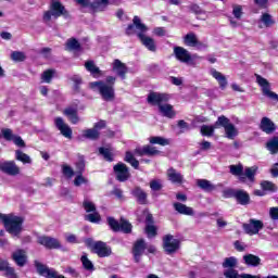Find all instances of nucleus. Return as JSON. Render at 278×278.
I'll return each instance as SVG.
<instances>
[{"label": "nucleus", "mask_w": 278, "mask_h": 278, "mask_svg": "<svg viewBox=\"0 0 278 278\" xmlns=\"http://www.w3.org/2000/svg\"><path fill=\"white\" fill-rule=\"evenodd\" d=\"M214 129H217L216 124H214V126L203 125V126H201L200 131H201L202 136L210 137V136H214Z\"/></svg>", "instance_id": "obj_48"}, {"label": "nucleus", "mask_w": 278, "mask_h": 278, "mask_svg": "<svg viewBox=\"0 0 278 278\" xmlns=\"http://www.w3.org/2000/svg\"><path fill=\"white\" fill-rule=\"evenodd\" d=\"M127 65H125V63H122L121 60L115 59L113 62V72L116 73V75H118V77H121L122 79H125L126 75H127Z\"/></svg>", "instance_id": "obj_21"}, {"label": "nucleus", "mask_w": 278, "mask_h": 278, "mask_svg": "<svg viewBox=\"0 0 278 278\" xmlns=\"http://www.w3.org/2000/svg\"><path fill=\"white\" fill-rule=\"evenodd\" d=\"M229 170L231 175H235V177H239V181H241V184L247 182V177H244V166L242 164L230 165Z\"/></svg>", "instance_id": "obj_23"}, {"label": "nucleus", "mask_w": 278, "mask_h": 278, "mask_svg": "<svg viewBox=\"0 0 278 278\" xmlns=\"http://www.w3.org/2000/svg\"><path fill=\"white\" fill-rule=\"evenodd\" d=\"M108 224L112 231H121V222L114 219V217H108Z\"/></svg>", "instance_id": "obj_51"}, {"label": "nucleus", "mask_w": 278, "mask_h": 278, "mask_svg": "<svg viewBox=\"0 0 278 278\" xmlns=\"http://www.w3.org/2000/svg\"><path fill=\"white\" fill-rule=\"evenodd\" d=\"M80 47L79 41H77L75 38L68 39L66 42V48L68 51H78Z\"/></svg>", "instance_id": "obj_45"}, {"label": "nucleus", "mask_w": 278, "mask_h": 278, "mask_svg": "<svg viewBox=\"0 0 278 278\" xmlns=\"http://www.w3.org/2000/svg\"><path fill=\"white\" fill-rule=\"evenodd\" d=\"M83 207L87 213L97 212V206L88 199L84 200Z\"/></svg>", "instance_id": "obj_56"}, {"label": "nucleus", "mask_w": 278, "mask_h": 278, "mask_svg": "<svg viewBox=\"0 0 278 278\" xmlns=\"http://www.w3.org/2000/svg\"><path fill=\"white\" fill-rule=\"evenodd\" d=\"M243 262L247 266H253L254 268L262 264V258L255 254L243 255Z\"/></svg>", "instance_id": "obj_31"}, {"label": "nucleus", "mask_w": 278, "mask_h": 278, "mask_svg": "<svg viewBox=\"0 0 278 278\" xmlns=\"http://www.w3.org/2000/svg\"><path fill=\"white\" fill-rule=\"evenodd\" d=\"M136 29L139 31L137 34H146L149 31V27L142 24V20H140L137 15L132 18V24L128 25L126 28L127 36H134L136 34Z\"/></svg>", "instance_id": "obj_10"}, {"label": "nucleus", "mask_w": 278, "mask_h": 278, "mask_svg": "<svg viewBox=\"0 0 278 278\" xmlns=\"http://www.w3.org/2000/svg\"><path fill=\"white\" fill-rule=\"evenodd\" d=\"M11 60H13V62H25V60H27V55H25V52L13 51L11 53Z\"/></svg>", "instance_id": "obj_43"}, {"label": "nucleus", "mask_w": 278, "mask_h": 278, "mask_svg": "<svg viewBox=\"0 0 278 278\" xmlns=\"http://www.w3.org/2000/svg\"><path fill=\"white\" fill-rule=\"evenodd\" d=\"M132 197H135V199H137V203H139L140 205H147V192H144V190H142V188L140 187H135L134 190L131 191Z\"/></svg>", "instance_id": "obj_26"}, {"label": "nucleus", "mask_w": 278, "mask_h": 278, "mask_svg": "<svg viewBox=\"0 0 278 278\" xmlns=\"http://www.w3.org/2000/svg\"><path fill=\"white\" fill-rule=\"evenodd\" d=\"M232 14L235 18H242V5L233 4L232 5Z\"/></svg>", "instance_id": "obj_62"}, {"label": "nucleus", "mask_w": 278, "mask_h": 278, "mask_svg": "<svg viewBox=\"0 0 278 278\" xmlns=\"http://www.w3.org/2000/svg\"><path fill=\"white\" fill-rule=\"evenodd\" d=\"M215 127L216 128L223 127L225 131V136L226 138H228V140H235L239 134L238 128L225 115H222L217 118V121L215 122Z\"/></svg>", "instance_id": "obj_5"}, {"label": "nucleus", "mask_w": 278, "mask_h": 278, "mask_svg": "<svg viewBox=\"0 0 278 278\" xmlns=\"http://www.w3.org/2000/svg\"><path fill=\"white\" fill-rule=\"evenodd\" d=\"M113 170L116 175L117 181H127L129 179V167L125 163H118L113 167Z\"/></svg>", "instance_id": "obj_15"}, {"label": "nucleus", "mask_w": 278, "mask_h": 278, "mask_svg": "<svg viewBox=\"0 0 278 278\" xmlns=\"http://www.w3.org/2000/svg\"><path fill=\"white\" fill-rule=\"evenodd\" d=\"M92 251L99 257H110V255H112V249L108 248V243L103 241L94 242L92 245Z\"/></svg>", "instance_id": "obj_16"}, {"label": "nucleus", "mask_w": 278, "mask_h": 278, "mask_svg": "<svg viewBox=\"0 0 278 278\" xmlns=\"http://www.w3.org/2000/svg\"><path fill=\"white\" fill-rule=\"evenodd\" d=\"M0 223H3L5 230L8 233H11V236H21V231H23V217L0 213Z\"/></svg>", "instance_id": "obj_3"}, {"label": "nucleus", "mask_w": 278, "mask_h": 278, "mask_svg": "<svg viewBox=\"0 0 278 278\" xmlns=\"http://www.w3.org/2000/svg\"><path fill=\"white\" fill-rule=\"evenodd\" d=\"M80 261L83 262V266L86 270H94V265L92 264V261L88 260V255L84 254Z\"/></svg>", "instance_id": "obj_55"}, {"label": "nucleus", "mask_w": 278, "mask_h": 278, "mask_svg": "<svg viewBox=\"0 0 278 278\" xmlns=\"http://www.w3.org/2000/svg\"><path fill=\"white\" fill-rule=\"evenodd\" d=\"M223 268L233 269L238 266V258L235 256L226 257L222 264Z\"/></svg>", "instance_id": "obj_40"}, {"label": "nucleus", "mask_w": 278, "mask_h": 278, "mask_svg": "<svg viewBox=\"0 0 278 278\" xmlns=\"http://www.w3.org/2000/svg\"><path fill=\"white\" fill-rule=\"evenodd\" d=\"M212 77H214V79H216V81H218L219 84V88L222 90H225V88H227V77L225 75H223V73L216 71L215 68H212L210 71Z\"/></svg>", "instance_id": "obj_28"}, {"label": "nucleus", "mask_w": 278, "mask_h": 278, "mask_svg": "<svg viewBox=\"0 0 278 278\" xmlns=\"http://www.w3.org/2000/svg\"><path fill=\"white\" fill-rule=\"evenodd\" d=\"M11 260L16 264V266H20V268H23L27 264V251L23 249L15 250L11 254Z\"/></svg>", "instance_id": "obj_18"}, {"label": "nucleus", "mask_w": 278, "mask_h": 278, "mask_svg": "<svg viewBox=\"0 0 278 278\" xmlns=\"http://www.w3.org/2000/svg\"><path fill=\"white\" fill-rule=\"evenodd\" d=\"M262 190H268L269 192H276L277 186L273 181L264 180L261 182Z\"/></svg>", "instance_id": "obj_50"}, {"label": "nucleus", "mask_w": 278, "mask_h": 278, "mask_svg": "<svg viewBox=\"0 0 278 278\" xmlns=\"http://www.w3.org/2000/svg\"><path fill=\"white\" fill-rule=\"evenodd\" d=\"M184 42L187 47H199V49H201V47H205V45L200 42L194 33L187 34L184 38Z\"/></svg>", "instance_id": "obj_25"}, {"label": "nucleus", "mask_w": 278, "mask_h": 278, "mask_svg": "<svg viewBox=\"0 0 278 278\" xmlns=\"http://www.w3.org/2000/svg\"><path fill=\"white\" fill-rule=\"evenodd\" d=\"M85 220H88L89 223H101V215L94 211L93 213L86 215Z\"/></svg>", "instance_id": "obj_54"}, {"label": "nucleus", "mask_w": 278, "mask_h": 278, "mask_svg": "<svg viewBox=\"0 0 278 278\" xmlns=\"http://www.w3.org/2000/svg\"><path fill=\"white\" fill-rule=\"evenodd\" d=\"M150 144H160L161 147H166L170 144L168 139L163 138V137H150L149 139Z\"/></svg>", "instance_id": "obj_42"}, {"label": "nucleus", "mask_w": 278, "mask_h": 278, "mask_svg": "<svg viewBox=\"0 0 278 278\" xmlns=\"http://www.w3.org/2000/svg\"><path fill=\"white\" fill-rule=\"evenodd\" d=\"M37 242L38 244H41V247H45L46 249H62V244L60 243V240L52 237H47V236L38 237Z\"/></svg>", "instance_id": "obj_17"}, {"label": "nucleus", "mask_w": 278, "mask_h": 278, "mask_svg": "<svg viewBox=\"0 0 278 278\" xmlns=\"http://www.w3.org/2000/svg\"><path fill=\"white\" fill-rule=\"evenodd\" d=\"M76 169L77 174H81L84 170H86V161H84V157L80 156L76 162Z\"/></svg>", "instance_id": "obj_61"}, {"label": "nucleus", "mask_w": 278, "mask_h": 278, "mask_svg": "<svg viewBox=\"0 0 278 278\" xmlns=\"http://www.w3.org/2000/svg\"><path fill=\"white\" fill-rule=\"evenodd\" d=\"M60 16H63V18H71V13L67 12L60 0H52L50 10L46 11L43 14V21L45 23H49L51 18H60Z\"/></svg>", "instance_id": "obj_4"}, {"label": "nucleus", "mask_w": 278, "mask_h": 278, "mask_svg": "<svg viewBox=\"0 0 278 278\" xmlns=\"http://www.w3.org/2000/svg\"><path fill=\"white\" fill-rule=\"evenodd\" d=\"M109 4L110 0H93L91 8L96 12H103V10L106 9Z\"/></svg>", "instance_id": "obj_36"}, {"label": "nucleus", "mask_w": 278, "mask_h": 278, "mask_svg": "<svg viewBox=\"0 0 278 278\" xmlns=\"http://www.w3.org/2000/svg\"><path fill=\"white\" fill-rule=\"evenodd\" d=\"M258 27L263 29L264 27H273V25H275V20L273 18V15L263 13L258 20Z\"/></svg>", "instance_id": "obj_29"}, {"label": "nucleus", "mask_w": 278, "mask_h": 278, "mask_svg": "<svg viewBox=\"0 0 278 278\" xmlns=\"http://www.w3.org/2000/svg\"><path fill=\"white\" fill-rule=\"evenodd\" d=\"M72 81L74 83V90L76 92H79V86H81V84L84 83L81 79V76L79 75L72 76Z\"/></svg>", "instance_id": "obj_59"}, {"label": "nucleus", "mask_w": 278, "mask_h": 278, "mask_svg": "<svg viewBox=\"0 0 278 278\" xmlns=\"http://www.w3.org/2000/svg\"><path fill=\"white\" fill-rule=\"evenodd\" d=\"M260 127L262 131H264L265 134H274V131H276L277 129V126L275 125V123L268 117H263L261 119Z\"/></svg>", "instance_id": "obj_24"}, {"label": "nucleus", "mask_w": 278, "mask_h": 278, "mask_svg": "<svg viewBox=\"0 0 278 278\" xmlns=\"http://www.w3.org/2000/svg\"><path fill=\"white\" fill-rule=\"evenodd\" d=\"M89 180L88 178L84 177V175L78 174L75 179H74V186H76V188H79V186H88Z\"/></svg>", "instance_id": "obj_49"}, {"label": "nucleus", "mask_w": 278, "mask_h": 278, "mask_svg": "<svg viewBox=\"0 0 278 278\" xmlns=\"http://www.w3.org/2000/svg\"><path fill=\"white\" fill-rule=\"evenodd\" d=\"M242 227L248 236H257L260 230L264 229V222L260 219H250L249 223H244Z\"/></svg>", "instance_id": "obj_8"}, {"label": "nucleus", "mask_w": 278, "mask_h": 278, "mask_svg": "<svg viewBox=\"0 0 278 278\" xmlns=\"http://www.w3.org/2000/svg\"><path fill=\"white\" fill-rule=\"evenodd\" d=\"M131 229L132 226L128 220L125 218L119 219V231H123V233H131Z\"/></svg>", "instance_id": "obj_41"}, {"label": "nucleus", "mask_w": 278, "mask_h": 278, "mask_svg": "<svg viewBox=\"0 0 278 278\" xmlns=\"http://www.w3.org/2000/svg\"><path fill=\"white\" fill-rule=\"evenodd\" d=\"M188 8L189 12H192L195 16H203V14H205V11L201 9L199 4L192 3Z\"/></svg>", "instance_id": "obj_52"}, {"label": "nucleus", "mask_w": 278, "mask_h": 278, "mask_svg": "<svg viewBox=\"0 0 278 278\" xmlns=\"http://www.w3.org/2000/svg\"><path fill=\"white\" fill-rule=\"evenodd\" d=\"M99 153L106 160V162H114V149L99 148Z\"/></svg>", "instance_id": "obj_37"}, {"label": "nucleus", "mask_w": 278, "mask_h": 278, "mask_svg": "<svg viewBox=\"0 0 278 278\" xmlns=\"http://www.w3.org/2000/svg\"><path fill=\"white\" fill-rule=\"evenodd\" d=\"M1 134H2V138H4V140H8L9 142H12V140L16 136L10 128H2Z\"/></svg>", "instance_id": "obj_53"}, {"label": "nucleus", "mask_w": 278, "mask_h": 278, "mask_svg": "<svg viewBox=\"0 0 278 278\" xmlns=\"http://www.w3.org/2000/svg\"><path fill=\"white\" fill-rule=\"evenodd\" d=\"M135 155H139V157H143V155H147L148 157H155L157 155H162V151L157 150V148L153 146L147 144L141 148H136Z\"/></svg>", "instance_id": "obj_13"}, {"label": "nucleus", "mask_w": 278, "mask_h": 278, "mask_svg": "<svg viewBox=\"0 0 278 278\" xmlns=\"http://www.w3.org/2000/svg\"><path fill=\"white\" fill-rule=\"evenodd\" d=\"M147 101L150 105H156L160 114L165 116V118H175V116H177V112H175L173 104H168V101H170V94L150 92Z\"/></svg>", "instance_id": "obj_1"}, {"label": "nucleus", "mask_w": 278, "mask_h": 278, "mask_svg": "<svg viewBox=\"0 0 278 278\" xmlns=\"http://www.w3.org/2000/svg\"><path fill=\"white\" fill-rule=\"evenodd\" d=\"M0 170L1 173H4V175H10L11 177L21 175V167H18L14 161L0 162Z\"/></svg>", "instance_id": "obj_9"}, {"label": "nucleus", "mask_w": 278, "mask_h": 278, "mask_svg": "<svg viewBox=\"0 0 278 278\" xmlns=\"http://www.w3.org/2000/svg\"><path fill=\"white\" fill-rule=\"evenodd\" d=\"M197 184H198L199 188H201V190H205V192H212L213 190L216 189V186H214L207 179H198Z\"/></svg>", "instance_id": "obj_35"}, {"label": "nucleus", "mask_w": 278, "mask_h": 278, "mask_svg": "<svg viewBox=\"0 0 278 278\" xmlns=\"http://www.w3.org/2000/svg\"><path fill=\"white\" fill-rule=\"evenodd\" d=\"M114 84H116V77L108 76L105 81L98 80L89 83V88L93 92H98L103 101H114L116 99Z\"/></svg>", "instance_id": "obj_2"}, {"label": "nucleus", "mask_w": 278, "mask_h": 278, "mask_svg": "<svg viewBox=\"0 0 278 278\" xmlns=\"http://www.w3.org/2000/svg\"><path fill=\"white\" fill-rule=\"evenodd\" d=\"M53 75H55V70H47L41 74V79L46 84H51V80L53 79Z\"/></svg>", "instance_id": "obj_47"}, {"label": "nucleus", "mask_w": 278, "mask_h": 278, "mask_svg": "<svg viewBox=\"0 0 278 278\" xmlns=\"http://www.w3.org/2000/svg\"><path fill=\"white\" fill-rule=\"evenodd\" d=\"M266 149L269 150L271 155H277L278 153V137L271 138L267 143H266Z\"/></svg>", "instance_id": "obj_39"}, {"label": "nucleus", "mask_w": 278, "mask_h": 278, "mask_svg": "<svg viewBox=\"0 0 278 278\" xmlns=\"http://www.w3.org/2000/svg\"><path fill=\"white\" fill-rule=\"evenodd\" d=\"M255 77L256 84L261 87L264 97H268V99H271L273 101H278V94L270 91V83L260 74H255Z\"/></svg>", "instance_id": "obj_7"}, {"label": "nucleus", "mask_w": 278, "mask_h": 278, "mask_svg": "<svg viewBox=\"0 0 278 278\" xmlns=\"http://www.w3.org/2000/svg\"><path fill=\"white\" fill-rule=\"evenodd\" d=\"M141 45L148 49V51H151L152 53H155L157 51V45L155 43V39L144 35V34H137Z\"/></svg>", "instance_id": "obj_19"}, {"label": "nucleus", "mask_w": 278, "mask_h": 278, "mask_svg": "<svg viewBox=\"0 0 278 278\" xmlns=\"http://www.w3.org/2000/svg\"><path fill=\"white\" fill-rule=\"evenodd\" d=\"M257 170H258L257 165H254L252 167H245L244 174H243L245 177V180L249 179L251 184H253V181H255V175H257Z\"/></svg>", "instance_id": "obj_34"}, {"label": "nucleus", "mask_w": 278, "mask_h": 278, "mask_svg": "<svg viewBox=\"0 0 278 278\" xmlns=\"http://www.w3.org/2000/svg\"><path fill=\"white\" fill-rule=\"evenodd\" d=\"M144 251H147V243L144 242V239H138L132 247V255L137 264H139L140 258L144 255Z\"/></svg>", "instance_id": "obj_14"}, {"label": "nucleus", "mask_w": 278, "mask_h": 278, "mask_svg": "<svg viewBox=\"0 0 278 278\" xmlns=\"http://www.w3.org/2000/svg\"><path fill=\"white\" fill-rule=\"evenodd\" d=\"M54 127L60 130L61 136H64V138H67L68 140L73 139V129L64 122V118L55 117Z\"/></svg>", "instance_id": "obj_11"}, {"label": "nucleus", "mask_w": 278, "mask_h": 278, "mask_svg": "<svg viewBox=\"0 0 278 278\" xmlns=\"http://www.w3.org/2000/svg\"><path fill=\"white\" fill-rule=\"evenodd\" d=\"M15 160L17 162H22V164H31V156L29 154H26L22 150H16L15 151Z\"/></svg>", "instance_id": "obj_33"}, {"label": "nucleus", "mask_w": 278, "mask_h": 278, "mask_svg": "<svg viewBox=\"0 0 278 278\" xmlns=\"http://www.w3.org/2000/svg\"><path fill=\"white\" fill-rule=\"evenodd\" d=\"M224 277L226 278H242V274H239L236 269H226L224 271Z\"/></svg>", "instance_id": "obj_58"}, {"label": "nucleus", "mask_w": 278, "mask_h": 278, "mask_svg": "<svg viewBox=\"0 0 278 278\" xmlns=\"http://www.w3.org/2000/svg\"><path fill=\"white\" fill-rule=\"evenodd\" d=\"M174 55L176 60L182 64H190V62H192V54L184 47H174Z\"/></svg>", "instance_id": "obj_12"}, {"label": "nucleus", "mask_w": 278, "mask_h": 278, "mask_svg": "<svg viewBox=\"0 0 278 278\" xmlns=\"http://www.w3.org/2000/svg\"><path fill=\"white\" fill-rule=\"evenodd\" d=\"M11 142H13L16 147H20L21 149H25L26 147L25 140H23V138L18 135H15Z\"/></svg>", "instance_id": "obj_60"}, {"label": "nucleus", "mask_w": 278, "mask_h": 278, "mask_svg": "<svg viewBox=\"0 0 278 278\" xmlns=\"http://www.w3.org/2000/svg\"><path fill=\"white\" fill-rule=\"evenodd\" d=\"M63 114H65V116L68 118L72 125H77V123H79L80 121L79 114L77 113V109H73V108L65 109Z\"/></svg>", "instance_id": "obj_30"}, {"label": "nucleus", "mask_w": 278, "mask_h": 278, "mask_svg": "<svg viewBox=\"0 0 278 278\" xmlns=\"http://www.w3.org/2000/svg\"><path fill=\"white\" fill-rule=\"evenodd\" d=\"M230 192H231V197L236 199L239 205H249V203H251V197L247 191L240 189V190L230 191Z\"/></svg>", "instance_id": "obj_20"}, {"label": "nucleus", "mask_w": 278, "mask_h": 278, "mask_svg": "<svg viewBox=\"0 0 278 278\" xmlns=\"http://www.w3.org/2000/svg\"><path fill=\"white\" fill-rule=\"evenodd\" d=\"M269 216H270L271 220H278V207H270Z\"/></svg>", "instance_id": "obj_64"}, {"label": "nucleus", "mask_w": 278, "mask_h": 278, "mask_svg": "<svg viewBox=\"0 0 278 278\" xmlns=\"http://www.w3.org/2000/svg\"><path fill=\"white\" fill-rule=\"evenodd\" d=\"M181 247V241L176 239L173 235H165L163 237V249L167 255H173L178 252Z\"/></svg>", "instance_id": "obj_6"}, {"label": "nucleus", "mask_w": 278, "mask_h": 278, "mask_svg": "<svg viewBox=\"0 0 278 278\" xmlns=\"http://www.w3.org/2000/svg\"><path fill=\"white\" fill-rule=\"evenodd\" d=\"M173 205L174 210L178 212V214H182L185 216H194V210L192 207L179 202H175Z\"/></svg>", "instance_id": "obj_27"}, {"label": "nucleus", "mask_w": 278, "mask_h": 278, "mask_svg": "<svg viewBox=\"0 0 278 278\" xmlns=\"http://www.w3.org/2000/svg\"><path fill=\"white\" fill-rule=\"evenodd\" d=\"M150 188L153 192H160L164 188L162 179H152L150 181Z\"/></svg>", "instance_id": "obj_44"}, {"label": "nucleus", "mask_w": 278, "mask_h": 278, "mask_svg": "<svg viewBox=\"0 0 278 278\" xmlns=\"http://www.w3.org/2000/svg\"><path fill=\"white\" fill-rule=\"evenodd\" d=\"M166 176L172 184H184V175L173 167L167 169Z\"/></svg>", "instance_id": "obj_22"}, {"label": "nucleus", "mask_w": 278, "mask_h": 278, "mask_svg": "<svg viewBox=\"0 0 278 278\" xmlns=\"http://www.w3.org/2000/svg\"><path fill=\"white\" fill-rule=\"evenodd\" d=\"M148 238H155L157 236V228L153 224H148L146 227Z\"/></svg>", "instance_id": "obj_57"}, {"label": "nucleus", "mask_w": 278, "mask_h": 278, "mask_svg": "<svg viewBox=\"0 0 278 278\" xmlns=\"http://www.w3.org/2000/svg\"><path fill=\"white\" fill-rule=\"evenodd\" d=\"M84 138H87L88 140H99V137L101 134L97 128H89L83 131Z\"/></svg>", "instance_id": "obj_38"}, {"label": "nucleus", "mask_w": 278, "mask_h": 278, "mask_svg": "<svg viewBox=\"0 0 278 278\" xmlns=\"http://www.w3.org/2000/svg\"><path fill=\"white\" fill-rule=\"evenodd\" d=\"M62 173L67 179H73V177H75V170L73 167H71V165H62Z\"/></svg>", "instance_id": "obj_46"}, {"label": "nucleus", "mask_w": 278, "mask_h": 278, "mask_svg": "<svg viewBox=\"0 0 278 278\" xmlns=\"http://www.w3.org/2000/svg\"><path fill=\"white\" fill-rule=\"evenodd\" d=\"M4 277L18 278V275L16 274V270L14 269V267L9 266L8 269L4 271Z\"/></svg>", "instance_id": "obj_63"}, {"label": "nucleus", "mask_w": 278, "mask_h": 278, "mask_svg": "<svg viewBox=\"0 0 278 278\" xmlns=\"http://www.w3.org/2000/svg\"><path fill=\"white\" fill-rule=\"evenodd\" d=\"M85 68L92 75V77H101V70L97 64H94V61H86L85 62Z\"/></svg>", "instance_id": "obj_32"}]
</instances>
